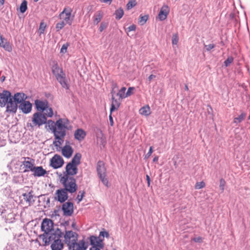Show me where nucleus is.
<instances>
[{
  "label": "nucleus",
  "instance_id": "nucleus-3",
  "mask_svg": "<svg viewBox=\"0 0 250 250\" xmlns=\"http://www.w3.org/2000/svg\"><path fill=\"white\" fill-rule=\"evenodd\" d=\"M47 122V118L45 115L41 112H36L33 114L32 123H28L27 126L33 128L35 126L40 127L45 125Z\"/></svg>",
  "mask_w": 250,
  "mask_h": 250
},
{
  "label": "nucleus",
  "instance_id": "nucleus-49",
  "mask_svg": "<svg viewBox=\"0 0 250 250\" xmlns=\"http://www.w3.org/2000/svg\"><path fill=\"white\" fill-rule=\"evenodd\" d=\"M69 46V43H68V42H66V43L62 45L61 49V51H60V52L61 53H63V54H64L67 51V47Z\"/></svg>",
  "mask_w": 250,
  "mask_h": 250
},
{
  "label": "nucleus",
  "instance_id": "nucleus-14",
  "mask_svg": "<svg viewBox=\"0 0 250 250\" xmlns=\"http://www.w3.org/2000/svg\"><path fill=\"white\" fill-rule=\"evenodd\" d=\"M35 104L37 112H41L43 113L45 110L46 109L48 106V102L47 100L41 101L40 100H36L35 101Z\"/></svg>",
  "mask_w": 250,
  "mask_h": 250
},
{
  "label": "nucleus",
  "instance_id": "nucleus-19",
  "mask_svg": "<svg viewBox=\"0 0 250 250\" xmlns=\"http://www.w3.org/2000/svg\"><path fill=\"white\" fill-rule=\"evenodd\" d=\"M51 71L55 78L61 75L62 73H64L62 68L59 66L57 62L56 61H52V64H51Z\"/></svg>",
  "mask_w": 250,
  "mask_h": 250
},
{
  "label": "nucleus",
  "instance_id": "nucleus-34",
  "mask_svg": "<svg viewBox=\"0 0 250 250\" xmlns=\"http://www.w3.org/2000/svg\"><path fill=\"white\" fill-rule=\"evenodd\" d=\"M124 14V12L122 8L117 9L114 13L116 19L118 20L121 19L123 17Z\"/></svg>",
  "mask_w": 250,
  "mask_h": 250
},
{
  "label": "nucleus",
  "instance_id": "nucleus-32",
  "mask_svg": "<svg viewBox=\"0 0 250 250\" xmlns=\"http://www.w3.org/2000/svg\"><path fill=\"white\" fill-rule=\"evenodd\" d=\"M46 127L48 126L49 129L52 130V132L54 134L55 130H56V123L51 120L48 121L47 120V122L45 124Z\"/></svg>",
  "mask_w": 250,
  "mask_h": 250
},
{
  "label": "nucleus",
  "instance_id": "nucleus-1",
  "mask_svg": "<svg viewBox=\"0 0 250 250\" xmlns=\"http://www.w3.org/2000/svg\"><path fill=\"white\" fill-rule=\"evenodd\" d=\"M59 178L60 182L63 186L64 189L71 194L77 191L78 186L76 184V180L74 177H68L60 174Z\"/></svg>",
  "mask_w": 250,
  "mask_h": 250
},
{
  "label": "nucleus",
  "instance_id": "nucleus-37",
  "mask_svg": "<svg viewBox=\"0 0 250 250\" xmlns=\"http://www.w3.org/2000/svg\"><path fill=\"white\" fill-rule=\"evenodd\" d=\"M51 232L53 235H54V236H55V237H56L57 239L58 238L59 239H60V238L62 237L63 235V233L61 231V229L58 228H57L55 231L53 229L52 231H51Z\"/></svg>",
  "mask_w": 250,
  "mask_h": 250
},
{
  "label": "nucleus",
  "instance_id": "nucleus-52",
  "mask_svg": "<svg viewBox=\"0 0 250 250\" xmlns=\"http://www.w3.org/2000/svg\"><path fill=\"white\" fill-rule=\"evenodd\" d=\"M179 41V38L177 34H174L172 37V43L173 44H177Z\"/></svg>",
  "mask_w": 250,
  "mask_h": 250
},
{
  "label": "nucleus",
  "instance_id": "nucleus-8",
  "mask_svg": "<svg viewBox=\"0 0 250 250\" xmlns=\"http://www.w3.org/2000/svg\"><path fill=\"white\" fill-rule=\"evenodd\" d=\"M88 244L84 239L80 240L68 247V250H86L88 248Z\"/></svg>",
  "mask_w": 250,
  "mask_h": 250
},
{
  "label": "nucleus",
  "instance_id": "nucleus-22",
  "mask_svg": "<svg viewBox=\"0 0 250 250\" xmlns=\"http://www.w3.org/2000/svg\"><path fill=\"white\" fill-rule=\"evenodd\" d=\"M32 171L33 172V175L35 177L43 176L47 173L42 166L34 167Z\"/></svg>",
  "mask_w": 250,
  "mask_h": 250
},
{
  "label": "nucleus",
  "instance_id": "nucleus-5",
  "mask_svg": "<svg viewBox=\"0 0 250 250\" xmlns=\"http://www.w3.org/2000/svg\"><path fill=\"white\" fill-rule=\"evenodd\" d=\"M64 242L67 247L78 242V234L72 230H66L64 235Z\"/></svg>",
  "mask_w": 250,
  "mask_h": 250
},
{
  "label": "nucleus",
  "instance_id": "nucleus-38",
  "mask_svg": "<svg viewBox=\"0 0 250 250\" xmlns=\"http://www.w3.org/2000/svg\"><path fill=\"white\" fill-rule=\"evenodd\" d=\"M43 114L45 115V117L46 118L47 117H52L53 115V111L52 108L48 106L46 109L43 111Z\"/></svg>",
  "mask_w": 250,
  "mask_h": 250
},
{
  "label": "nucleus",
  "instance_id": "nucleus-29",
  "mask_svg": "<svg viewBox=\"0 0 250 250\" xmlns=\"http://www.w3.org/2000/svg\"><path fill=\"white\" fill-rule=\"evenodd\" d=\"M247 116L246 113L242 112L241 114L237 117L233 119V122L234 124H238L245 120Z\"/></svg>",
  "mask_w": 250,
  "mask_h": 250
},
{
  "label": "nucleus",
  "instance_id": "nucleus-55",
  "mask_svg": "<svg viewBox=\"0 0 250 250\" xmlns=\"http://www.w3.org/2000/svg\"><path fill=\"white\" fill-rule=\"evenodd\" d=\"M104 239H101L97 243V244H96V247L97 248H99V249H103L104 248V244L103 243V241Z\"/></svg>",
  "mask_w": 250,
  "mask_h": 250
},
{
  "label": "nucleus",
  "instance_id": "nucleus-45",
  "mask_svg": "<svg viewBox=\"0 0 250 250\" xmlns=\"http://www.w3.org/2000/svg\"><path fill=\"white\" fill-rule=\"evenodd\" d=\"M233 61V58L231 56L229 57L224 62L226 67L229 66Z\"/></svg>",
  "mask_w": 250,
  "mask_h": 250
},
{
  "label": "nucleus",
  "instance_id": "nucleus-33",
  "mask_svg": "<svg viewBox=\"0 0 250 250\" xmlns=\"http://www.w3.org/2000/svg\"><path fill=\"white\" fill-rule=\"evenodd\" d=\"M0 46L2 47L6 51L11 52L12 50V47L10 43L8 42H4L2 41V44H0Z\"/></svg>",
  "mask_w": 250,
  "mask_h": 250
},
{
  "label": "nucleus",
  "instance_id": "nucleus-40",
  "mask_svg": "<svg viewBox=\"0 0 250 250\" xmlns=\"http://www.w3.org/2000/svg\"><path fill=\"white\" fill-rule=\"evenodd\" d=\"M126 90V88L125 87H123L119 90V91L117 93V95L119 97V98L121 99L125 98V91Z\"/></svg>",
  "mask_w": 250,
  "mask_h": 250
},
{
  "label": "nucleus",
  "instance_id": "nucleus-21",
  "mask_svg": "<svg viewBox=\"0 0 250 250\" xmlns=\"http://www.w3.org/2000/svg\"><path fill=\"white\" fill-rule=\"evenodd\" d=\"M12 98L17 104H20L26 99L27 96L22 92H18L12 96Z\"/></svg>",
  "mask_w": 250,
  "mask_h": 250
},
{
  "label": "nucleus",
  "instance_id": "nucleus-43",
  "mask_svg": "<svg viewBox=\"0 0 250 250\" xmlns=\"http://www.w3.org/2000/svg\"><path fill=\"white\" fill-rule=\"evenodd\" d=\"M137 3L135 0H129L126 4V8L127 10L131 9L136 5Z\"/></svg>",
  "mask_w": 250,
  "mask_h": 250
},
{
  "label": "nucleus",
  "instance_id": "nucleus-54",
  "mask_svg": "<svg viewBox=\"0 0 250 250\" xmlns=\"http://www.w3.org/2000/svg\"><path fill=\"white\" fill-rule=\"evenodd\" d=\"M134 89L133 87H129L125 93V98L130 96L132 94V91Z\"/></svg>",
  "mask_w": 250,
  "mask_h": 250
},
{
  "label": "nucleus",
  "instance_id": "nucleus-50",
  "mask_svg": "<svg viewBox=\"0 0 250 250\" xmlns=\"http://www.w3.org/2000/svg\"><path fill=\"white\" fill-rule=\"evenodd\" d=\"M205 187V183L204 182L202 181L200 182L196 183V184L195 186V189H199L204 188Z\"/></svg>",
  "mask_w": 250,
  "mask_h": 250
},
{
  "label": "nucleus",
  "instance_id": "nucleus-46",
  "mask_svg": "<svg viewBox=\"0 0 250 250\" xmlns=\"http://www.w3.org/2000/svg\"><path fill=\"white\" fill-rule=\"evenodd\" d=\"M85 191L84 190L79 191V194L77 196V199L78 200V202H80L82 200L83 197L84 196Z\"/></svg>",
  "mask_w": 250,
  "mask_h": 250
},
{
  "label": "nucleus",
  "instance_id": "nucleus-12",
  "mask_svg": "<svg viewBox=\"0 0 250 250\" xmlns=\"http://www.w3.org/2000/svg\"><path fill=\"white\" fill-rule=\"evenodd\" d=\"M67 192H68L63 188L57 190L55 193L56 195V196L55 197V200L61 203H64L68 199Z\"/></svg>",
  "mask_w": 250,
  "mask_h": 250
},
{
  "label": "nucleus",
  "instance_id": "nucleus-18",
  "mask_svg": "<svg viewBox=\"0 0 250 250\" xmlns=\"http://www.w3.org/2000/svg\"><path fill=\"white\" fill-rule=\"evenodd\" d=\"M32 105L29 101H24L19 105V109L21 110L24 114H27L31 112Z\"/></svg>",
  "mask_w": 250,
  "mask_h": 250
},
{
  "label": "nucleus",
  "instance_id": "nucleus-30",
  "mask_svg": "<svg viewBox=\"0 0 250 250\" xmlns=\"http://www.w3.org/2000/svg\"><path fill=\"white\" fill-rule=\"evenodd\" d=\"M141 115L147 116L150 114V109L148 105H146L141 107L139 110Z\"/></svg>",
  "mask_w": 250,
  "mask_h": 250
},
{
  "label": "nucleus",
  "instance_id": "nucleus-57",
  "mask_svg": "<svg viewBox=\"0 0 250 250\" xmlns=\"http://www.w3.org/2000/svg\"><path fill=\"white\" fill-rule=\"evenodd\" d=\"M136 28V26L135 24H132L127 28V32L135 31Z\"/></svg>",
  "mask_w": 250,
  "mask_h": 250
},
{
  "label": "nucleus",
  "instance_id": "nucleus-6",
  "mask_svg": "<svg viewBox=\"0 0 250 250\" xmlns=\"http://www.w3.org/2000/svg\"><path fill=\"white\" fill-rule=\"evenodd\" d=\"M72 9L69 7L64 8L63 11L60 14L59 17L61 20H63L66 23L71 25L72 23L73 18L71 17Z\"/></svg>",
  "mask_w": 250,
  "mask_h": 250
},
{
  "label": "nucleus",
  "instance_id": "nucleus-31",
  "mask_svg": "<svg viewBox=\"0 0 250 250\" xmlns=\"http://www.w3.org/2000/svg\"><path fill=\"white\" fill-rule=\"evenodd\" d=\"M103 17V14L101 11H98L97 14H95L93 16L94 24H98L101 21Z\"/></svg>",
  "mask_w": 250,
  "mask_h": 250
},
{
  "label": "nucleus",
  "instance_id": "nucleus-2",
  "mask_svg": "<svg viewBox=\"0 0 250 250\" xmlns=\"http://www.w3.org/2000/svg\"><path fill=\"white\" fill-rule=\"evenodd\" d=\"M67 122L66 119L60 118L56 122V130L54 134L56 140H62L66 135Z\"/></svg>",
  "mask_w": 250,
  "mask_h": 250
},
{
  "label": "nucleus",
  "instance_id": "nucleus-4",
  "mask_svg": "<svg viewBox=\"0 0 250 250\" xmlns=\"http://www.w3.org/2000/svg\"><path fill=\"white\" fill-rule=\"evenodd\" d=\"M96 170L98 176L102 183L107 187H109L108 181L106 178V168L104 163L102 161H99L97 164Z\"/></svg>",
  "mask_w": 250,
  "mask_h": 250
},
{
  "label": "nucleus",
  "instance_id": "nucleus-26",
  "mask_svg": "<svg viewBox=\"0 0 250 250\" xmlns=\"http://www.w3.org/2000/svg\"><path fill=\"white\" fill-rule=\"evenodd\" d=\"M112 103L111 104V107L110 109V112L112 113L114 110H117L121 105V102L116 99L114 95H112Z\"/></svg>",
  "mask_w": 250,
  "mask_h": 250
},
{
  "label": "nucleus",
  "instance_id": "nucleus-44",
  "mask_svg": "<svg viewBox=\"0 0 250 250\" xmlns=\"http://www.w3.org/2000/svg\"><path fill=\"white\" fill-rule=\"evenodd\" d=\"M148 19L147 15L141 16L139 20V23L141 24H144Z\"/></svg>",
  "mask_w": 250,
  "mask_h": 250
},
{
  "label": "nucleus",
  "instance_id": "nucleus-20",
  "mask_svg": "<svg viewBox=\"0 0 250 250\" xmlns=\"http://www.w3.org/2000/svg\"><path fill=\"white\" fill-rule=\"evenodd\" d=\"M169 12V9L167 5H164L161 8L158 14V18L161 21H163L167 19Z\"/></svg>",
  "mask_w": 250,
  "mask_h": 250
},
{
  "label": "nucleus",
  "instance_id": "nucleus-7",
  "mask_svg": "<svg viewBox=\"0 0 250 250\" xmlns=\"http://www.w3.org/2000/svg\"><path fill=\"white\" fill-rule=\"evenodd\" d=\"M22 159L24 160L21 162L22 165L23 166V168H24L23 172L33 171V169L35 167V160L30 157H23Z\"/></svg>",
  "mask_w": 250,
  "mask_h": 250
},
{
  "label": "nucleus",
  "instance_id": "nucleus-36",
  "mask_svg": "<svg viewBox=\"0 0 250 250\" xmlns=\"http://www.w3.org/2000/svg\"><path fill=\"white\" fill-rule=\"evenodd\" d=\"M27 9V1L23 0L20 6V11L21 13H24Z\"/></svg>",
  "mask_w": 250,
  "mask_h": 250
},
{
  "label": "nucleus",
  "instance_id": "nucleus-11",
  "mask_svg": "<svg viewBox=\"0 0 250 250\" xmlns=\"http://www.w3.org/2000/svg\"><path fill=\"white\" fill-rule=\"evenodd\" d=\"M77 166L68 163L65 167V171L63 172L62 175H66L68 177H73L78 173Z\"/></svg>",
  "mask_w": 250,
  "mask_h": 250
},
{
  "label": "nucleus",
  "instance_id": "nucleus-62",
  "mask_svg": "<svg viewBox=\"0 0 250 250\" xmlns=\"http://www.w3.org/2000/svg\"><path fill=\"white\" fill-rule=\"evenodd\" d=\"M156 77V76L155 75H150L148 78V80L149 81V82L150 83L151 82V81L154 78Z\"/></svg>",
  "mask_w": 250,
  "mask_h": 250
},
{
  "label": "nucleus",
  "instance_id": "nucleus-41",
  "mask_svg": "<svg viewBox=\"0 0 250 250\" xmlns=\"http://www.w3.org/2000/svg\"><path fill=\"white\" fill-rule=\"evenodd\" d=\"M46 25L44 22H41L40 24V27L38 30V33L40 35L44 33L45 29L46 28Z\"/></svg>",
  "mask_w": 250,
  "mask_h": 250
},
{
  "label": "nucleus",
  "instance_id": "nucleus-63",
  "mask_svg": "<svg viewBox=\"0 0 250 250\" xmlns=\"http://www.w3.org/2000/svg\"><path fill=\"white\" fill-rule=\"evenodd\" d=\"M101 2L104 3H107L108 2H109V3H111L112 0H99Z\"/></svg>",
  "mask_w": 250,
  "mask_h": 250
},
{
  "label": "nucleus",
  "instance_id": "nucleus-39",
  "mask_svg": "<svg viewBox=\"0 0 250 250\" xmlns=\"http://www.w3.org/2000/svg\"><path fill=\"white\" fill-rule=\"evenodd\" d=\"M215 47V44L214 43H209L208 44H206L205 43H204V51L209 52L214 48Z\"/></svg>",
  "mask_w": 250,
  "mask_h": 250
},
{
  "label": "nucleus",
  "instance_id": "nucleus-64",
  "mask_svg": "<svg viewBox=\"0 0 250 250\" xmlns=\"http://www.w3.org/2000/svg\"><path fill=\"white\" fill-rule=\"evenodd\" d=\"M89 250H100V249L97 248V247L94 246V247H91L90 248Z\"/></svg>",
  "mask_w": 250,
  "mask_h": 250
},
{
  "label": "nucleus",
  "instance_id": "nucleus-56",
  "mask_svg": "<svg viewBox=\"0 0 250 250\" xmlns=\"http://www.w3.org/2000/svg\"><path fill=\"white\" fill-rule=\"evenodd\" d=\"M100 236H103V237L108 238L109 237V233L106 231H103L100 232Z\"/></svg>",
  "mask_w": 250,
  "mask_h": 250
},
{
  "label": "nucleus",
  "instance_id": "nucleus-17",
  "mask_svg": "<svg viewBox=\"0 0 250 250\" xmlns=\"http://www.w3.org/2000/svg\"><path fill=\"white\" fill-rule=\"evenodd\" d=\"M6 111L10 113H15L18 108V104L12 99V96L8 100L6 103Z\"/></svg>",
  "mask_w": 250,
  "mask_h": 250
},
{
  "label": "nucleus",
  "instance_id": "nucleus-42",
  "mask_svg": "<svg viewBox=\"0 0 250 250\" xmlns=\"http://www.w3.org/2000/svg\"><path fill=\"white\" fill-rule=\"evenodd\" d=\"M65 25V23L64 21H61L58 22L56 25V29L57 31H59L60 30L62 29Z\"/></svg>",
  "mask_w": 250,
  "mask_h": 250
},
{
  "label": "nucleus",
  "instance_id": "nucleus-16",
  "mask_svg": "<svg viewBox=\"0 0 250 250\" xmlns=\"http://www.w3.org/2000/svg\"><path fill=\"white\" fill-rule=\"evenodd\" d=\"M57 81L61 85L62 87L66 90L69 89V84L66 79L65 73L64 72L56 77Z\"/></svg>",
  "mask_w": 250,
  "mask_h": 250
},
{
  "label": "nucleus",
  "instance_id": "nucleus-61",
  "mask_svg": "<svg viewBox=\"0 0 250 250\" xmlns=\"http://www.w3.org/2000/svg\"><path fill=\"white\" fill-rule=\"evenodd\" d=\"M146 179L147 181V186L148 187H149L150 185V178L148 175H146Z\"/></svg>",
  "mask_w": 250,
  "mask_h": 250
},
{
  "label": "nucleus",
  "instance_id": "nucleus-27",
  "mask_svg": "<svg viewBox=\"0 0 250 250\" xmlns=\"http://www.w3.org/2000/svg\"><path fill=\"white\" fill-rule=\"evenodd\" d=\"M73 152L72 147L70 146H65L62 149V154L66 158H69Z\"/></svg>",
  "mask_w": 250,
  "mask_h": 250
},
{
  "label": "nucleus",
  "instance_id": "nucleus-58",
  "mask_svg": "<svg viewBox=\"0 0 250 250\" xmlns=\"http://www.w3.org/2000/svg\"><path fill=\"white\" fill-rule=\"evenodd\" d=\"M152 152H153L152 146H150L149 147V151L147 153V154L146 155V156L145 157V159L148 158L151 156V155L152 153Z\"/></svg>",
  "mask_w": 250,
  "mask_h": 250
},
{
  "label": "nucleus",
  "instance_id": "nucleus-25",
  "mask_svg": "<svg viewBox=\"0 0 250 250\" xmlns=\"http://www.w3.org/2000/svg\"><path fill=\"white\" fill-rule=\"evenodd\" d=\"M63 246L62 240L58 238L52 242L51 248L52 250H62Z\"/></svg>",
  "mask_w": 250,
  "mask_h": 250
},
{
  "label": "nucleus",
  "instance_id": "nucleus-35",
  "mask_svg": "<svg viewBox=\"0 0 250 250\" xmlns=\"http://www.w3.org/2000/svg\"><path fill=\"white\" fill-rule=\"evenodd\" d=\"M100 239L101 238L100 237L94 235L91 236L89 237L90 245L92 246V247H96V244H97V243Z\"/></svg>",
  "mask_w": 250,
  "mask_h": 250
},
{
  "label": "nucleus",
  "instance_id": "nucleus-13",
  "mask_svg": "<svg viewBox=\"0 0 250 250\" xmlns=\"http://www.w3.org/2000/svg\"><path fill=\"white\" fill-rule=\"evenodd\" d=\"M73 206V204L71 202H64L62 208L63 215L65 216H71L74 212Z\"/></svg>",
  "mask_w": 250,
  "mask_h": 250
},
{
  "label": "nucleus",
  "instance_id": "nucleus-47",
  "mask_svg": "<svg viewBox=\"0 0 250 250\" xmlns=\"http://www.w3.org/2000/svg\"><path fill=\"white\" fill-rule=\"evenodd\" d=\"M47 234H48V233H46L44 232L43 234H42L40 236V237L42 238V241L44 243V246L48 245V241H47L48 240H47Z\"/></svg>",
  "mask_w": 250,
  "mask_h": 250
},
{
  "label": "nucleus",
  "instance_id": "nucleus-24",
  "mask_svg": "<svg viewBox=\"0 0 250 250\" xmlns=\"http://www.w3.org/2000/svg\"><path fill=\"white\" fill-rule=\"evenodd\" d=\"M22 195L23 197L24 201H26L29 206L34 203L35 200L33 199L34 195L33 190H30L28 193H23Z\"/></svg>",
  "mask_w": 250,
  "mask_h": 250
},
{
  "label": "nucleus",
  "instance_id": "nucleus-60",
  "mask_svg": "<svg viewBox=\"0 0 250 250\" xmlns=\"http://www.w3.org/2000/svg\"><path fill=\"white\" fill-rule=\"evenodd\" d=\"M109 119V122H110V125L113 126L114 125V122H113V118L112 117V113H111V112H110Z\"/></svg>",
  "mask_w": 250,
  "mask_h": 250
},
{
  "label": "nucleus",
  "instance_id": "nucleus-51",
  "mask_svg": "<svg viewBox=\"0 0 250 250\" xmlns=\"http://www.w3.org/2000/svg\"><path fill=\"white\" fill-rule=\"evenodd\" d=\"M226 182L224 179L223 178L220 179V185H219V188L220 190H221L222 192H223L224 190V188L225 186Z\"/></svg>",
  "mask_w": 250,
  "mask_h": 250
},
{
  "label": "nucleus",
  "instance_id": "nucleus-53",
  "mask_svg": "<svg viewBox=\"0 0 250 250\" xmlns=\"http://www.w3.org/2000/svg\"><path fill=\"white\" fill-rule=\"evenodd\" d=\"M107 26V23L106 22H102L99 28V30L100 32H102L104 29H105Z\"/></svg>",
  "mask_w": 250,
  "mask_h": 250
},
{
  "label": "nucleus",
  "instance_id": "nucleus-23",
  "mask_svg": "<svg viewBox=\"0 0 250 250\" xmlns=\"http://www.w3.org/2000/svg\"><path fill=\"white\" fill-rule=\"evenodd\" d=\"M86 135V132L82 128H78L76 129L74 134L75 138L79 141L83 140L85 138Z\"/></svg>",
  "mask_w": 250,
  "mask_h": 250
},
{
  "label": "nucleus",
  "instance_id": "nucleus-48",
  "mask_svg": "<svg viewBox=\"0 0 250 250\" xmlns=\"http://www.w3.org/2000/svg\"><path fill=\"white\" fill-rule=\"evenodd\" d=\"M56 237L54 236L51 232H50L47 234V241H48V245L51 242H54V241L56 239Z\"/></svg>",
  "mask_w": 250,
  "mask_h": 250
},
{
  "label": "nucleus",
  "instance_id": "nucleus-10",
  "mask_svg": "<svg viewBox=\"0 0 250 250\" xmlns=\"http://www.w3.org/2000/svg\"><path fill=\"white\" fill-rule=\"evenodd\" d=\"M54 223L53 221L50 219L45 218L43 220L41 229L42 231L46 233H49L52 231L53 229Z\"/></svg>",
  "mask_w": 250,
  "mask_h": 250
},
{
  "label": "nucleus",
  "instance_id": "nucleus-28",
  "mask_svg": "<svg viewBox=\"0 0 250 250\" xmlns=\"http://www.w3.org/2000/svg\"><path fill=\"white\" fill-rule=\"evenodd\" d=\"M82 155L80 153H77L69 163L78 166L81 163Z\"/></svg>",
  "mask_w": 250,
  "mask_h": 250
},
{
  "label": "nucleus",
  "instance_id": "nucleus-59",
  "mask_svg": "<svg viewBox=\"0 0 250 250\" xmlns=\"http://www.w3.org/2000/svg\"><path fill=\"white\" fill-rule=\"evenodd\" d=\"M63 141V139H62V140H58L57 141H54L53 142V144L55 145V146H59V145H62Z\"/></svg>",
  "mask_w": 250,
  "mask_h": 250
},
{
  "label": "nucleus",
  "instance_id": "nucleus-15",
  "mask_svg": "<svg viewBox=\"0 0 250 250\" xmlns=\"http://www.w3.org/2000/svg\"><path fill=\"white\" fill-rule=\"evenodd\" d=\"M11 97V93L8 90H3L0 93V106L4 107Z\"/></svg>",
  "mask_w": 250,
  "mask_h": 250
},
{
  "label": "nucleus",
  "instance_id": "nucleus-9",
  "mask_svg": "<svg viewBox=\"0 0 250 250\" xmlns=\"http://www.w3.org/2000/svg\"><path fill=\"white\" fill-rule=\"evenodd\" d=\"M63 164V159L58 154H55L50 160V165L54 169L61 167Z\"/></svg>",
  "mask_w": 250,
  "mask_h": 250
}]
</instances>
